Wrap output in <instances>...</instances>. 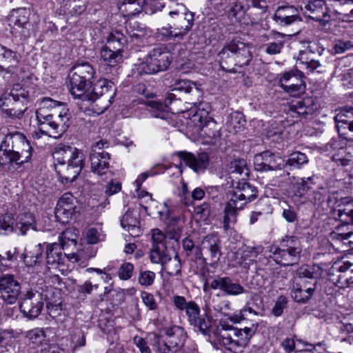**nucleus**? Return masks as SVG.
Returning <instances> with one entry per match:
<instances>
[{
  "instance_id": "f257e3e1",
  "label": "nucleus",
  "mask_w": 353,
  "mask_h": 353,
  "mask_svg": "<svg viewBox=\"0 0 353 353\" xmlns=\"http://www.w3.org/2000/svg\"><path fill=\"white\" fill-rule=\"evenodd\" d=\"M293 179L290 185L289 193L297 206L307 203L320 206L325 201H331L327 187L317 185L318 176L312 175Z\"/></svg>"
},
{
  "instance_id": "f03ea898",
  "label": "nucleus",
  "mask_w": 353,
  "mask_h": 353,
  "mask_svg": "<svg viewBox=\"0 0 353 353\" xmlns=\"http://www.w3.org/2000/svg\"><path fill=\"white\" fill-rule=\"evenodd\" d=\"M270 255L268 258H260L256 263V272L266 271L267 268H263L270 263V259L276 264L283 266H290L298 263L301 259L303 250L301 241L298 236L294 235H285L279 241V244L272 245L268 248Z\"/></svg>"
},
{
  "instance_id": "7ed1b4c3",
  "label": "nucleus",
  "mask_w": 353,
  "mask_h": 353,
  "mask_svg": "<svg viewBox=\"0 0 353 353\" xmlns=\"http://www.w3.org/2000/svg\"><path fill=\"white\" fill-rule=\"evenodd\" d=\"M34 150L26 136L18 131L7 134L0 144V165L15 163L22 165L30 161Z\"/></svg>"
},
{
  "instance_id": "20e7f679",
  "label": "nucleus",
  "mask_w": 353,
  "mask_h": 353,
  "mask_svg": "<svg viewBox=\"0 0 353 353\" xmlns=\"http://www.w3.org/2000/svg\"><path fill=\"white\" fill-rule=\"evenodd\" d=\"M54 158L59 165L57 170L59 181L64 185L77 179L85 162V156L82 150L69 145L59 148Z\"/></svg>"
},
{
  "instance_id": "39448f33",
  "label": "nucleus",
  "mask_w": 353,
  "mask_h": 353,
  "mask_svg": "<svg viewBox=\"0 0 353 353\" xmlns=\"http://www.w3.org/2000/svg\"><path fill=\"white\" fill-rule=\"evenodd\" d=\"M251 46L240 37H235L225 43L219 53L221 68L229 73H236L234 66L243 67L252 59Z\"/></svg>"
},
{
  "instance_id": "423d86ee",
  "label": "nucleus",
  "mask_w": 353,
  "mask_h": 353,
  "mask_svg": "<svg viewBox=\"0 0 353 353\" xmlns=\"http://www.w3.org/2000/svg\"><path fill=\"white\" fill-rule=\"evenodd\" d=\"M297 279L290 292L292 298L299 303H306L316 289V279L323 276L319 265H302L296 271Z\"/></svg>"
},
{
  "instance_id": "0eeeda50",
  "label": "nucleus",
  "mask_w": 353,
  "mask_h": 353,
  "mask_svg": "<svg viewBox=\"0 0 353 353\" xmlns=\"http://www.w3.org/2000/svg\"><path fill=\"white\" fill-rule=\"evenodd\" d=\"M95 74V69L88 62L77 63L72 67L68 87L74 98L81 99L85 96L93 85Z\"/></svg>"
},
{
  "instance_id": "6e6552de",
  "label": "nucleus",
  "mask_w": 353,
  "mask_h": 353,
  "mask_svg": "<svg viewBox=\"0 0 353 353\" xmlns=\"http://www.w3.org/2000/svg\"><path fill=\"white\" fill-rule=\"evenodd\" d=\"M172 60V55L165 48L156 47L150 51L144 61L135 65L138 74H152L166 70Z\"/></svg>"
},
{
  "instance_id": "1a4fd4ad",
  "label": "nucleus",
  "mask_w": 353,
  "mask_h": 353,
  "mask_svg": "<svg viewBox=\"0 0 353 353\" xmlns=\"http://www.w3.org/2000/svg\"><path fill=\"white\" fill-rule=\"evenodd\" d=\"M165 334V339H162L161 336L154 333L148 336L159 353L176 352L183 345L187 337L184 329L178 325L167 328Z\"/></svg>"
},
{
  "instance_id": "9d476101",
  "label": "nucleus",
  "mask_w": 353,
  "mask_h": 353,
  "mask_svg": "<svg viewBox=\"0 0 353 353\" xmlns=\"http://www.w3.org/2000/svg\"><path fill=\"white\" fill-rule=\"evenodd\" d=\"M48 294L45 290L39 292L32 290L27 292L21 299L19 304L20 311L23 316L29 319H33L41 314L44 304L48 307L47 301Z\"/></svg>"
},
{
  "instance_id": "9b49d317",
  "label": "nucleus",
  "mask_w": 353,
  "mask_h": 353,
  "mask_svg": "<svg viewBox=\"0 0 353 353\" xmlns=\"http://www.w3.org/2000/svg\"><path fill=\"white\" fill-rule=\"evenodd\" d=\"M37 125L42 134L59 139L69 126V117L66 110L61 111L37 121Z\"/></svg>"
},
{
  "instance_id": "f8f14e48",
  "label": "nucleus",
  "mask_w": 353,
  "mask_h": 353,
  "mask_svg": "<svg viewBox=\"0 0 353 353\" xmlns=\"http://www.w3.org/2000/svg\"><path fill=\"white\" fill-rule=\"evenodd\" d=\"M66 232H63L61 236H59L60 243H48L46 246V263L48 269H58L63 267L65 261L67 258V254L63 253V250L67 244L70 243L72 245L76 244V241L74 239H69L65 242L64 239L66 238Z\"/></svg>"
},
{
  "instance_id": "ddd939ff",
  "label": "nucleus",
  "mask_w": 353,
  "mask_h": 353,
  "mask_svg": "<svg viewBox=\"0 0 353 353\" xmlns=\"http://www.w3.org/2000/svg\"><path fill=\"white\" fill-rule=\"evenodd\" d=\"M301 8L310 19L323 25L331 20L333 14L324 0H302Z\"/></svg>"
},
{
  "instance_id": "4468645a",
  "label": "nucleus",
  "mask_w": 353,
  "mask_h": 353,
  "mask_svg": "<svg viewBox=\"0 0 353 353\" xmlns=\"http://www.w3.org/2000/svg\"><path fill=\"white\" fill-rule=\"evenodd\" d=\"M303 77L301 71L297 69L291 70L281 74L279 84L286 93L292 97L298 96L303 93L305 89Z\"/></svg>"
},
{
  "instance_id": "2eb2a0df",
  "label": "nucleus",
  "mask_w": 353,
  "mask_h": 353,
  "mask_svg": "<svg viewBox=\"0 0 353 353\" xmlns=\"http://www.w3.org/2000/svg\"><path fill=\"white\" fill-rule=\"evenodd\" d=\"M185 311L189 324L198 329L203 335L211 337L212 316L208 314L201 315L199 306L193 301H189Z\"/></svg>"
},
{
  "instance_id": "dca6fc26",
  "label": "nucleus",
  "mask_w": 353,
  "mask_h": 353,
  "mask_svg": "<svg viewBox=\"0 0 353 353\" xmlns=\"http://www.w3.org/2000/svg\"><path fill=\"white\" fill-rule=\"evenodd\" d=\"M26 102L23 99L17 100L8 94H2L0 97V110L5 118L12 121L21 120L28 109Z\"/></svg>"
},
{
  "instance_id": "f3484780",
  "label": "nucleus",
  "mask_w": 353,
  "mask_h": 353,
  "mask_svg": "<svg viewBox=\"0 0 353 353\" xmlns=\"http://www.w3.org/2000/svg\"><path fill=\"white\" fill-rule=\"evenodd\" d=\"M172 28L175 30V37L178 40L183 39L184 37L192 30L194 22V14L190 11H170Z\"/></svg>"
},
{
  "instance_id": "a211bd4d",
  "label": "nucleus",
  "mask_w": 353,
  "mask_h": 353,
  "mask_svg": "<svg viewBox=\"0 0 353 353\" xmlns=\"http://www.w3.org/2000/svg\"><path fill=\"white\" fill-rule=\"evenodd\" d=\"M77 203V199L70 192L64 193L59 199L54 209L57 221L63 224L68 223L78 212Z\"/></svg>"
},
{
  "instance_id": "6ab92c4d",
  "label": "nucleus",
  "mask_w": 353,
  "mask_h": 353,
  "mask_svg": "<svg viewBox=\"0 0 353 353\" xmlns=\"http://www.w3.org/2000/svg\"><path fill=\"white\" fill-rule=\"evenodd\" d=\"M21 287L13 274H5L0 276V296L8 304L14 303Z\"/></svg>"
},
{
  "instance_id": "aec40b11",
  "label": "nucleus",
  "mask_w": 353,
  "mask_h": 353,
  "mask_svg": "<svg viewBox=\"0 0 353 353\" xmlns=\"http://www.w3.org/2000/svg\"><path fill=\"white\" fill-rule=\"evenodd\" d=\"M19 61L17 52L0 45V76L6 79L16 75Z\"/></svg>"
},
{
  "instance_id": "412c9836",
  "label": "nucleus",
  "mask_w": 353,
  "mask_h": 353,
  "mask_svg": "<svg viewBox=\"0 0 353 353\" xmlns=\"http://www.w3.org/2000/svg\"><path fill=\"white\" fill-rule=\"evenodd\" d=\"M254 166L259 172L281 170L285 166V160L279 154L264 151L254 157Z\"/></svg>"
},
{
  "instance_id": "4be33fe9",
  "label": "nucleus",
  "mask_w": 353,
  "mask_h": 353,
  "mask_svg": "<svg viewBox=\"0 0 353 353\" xmlns=\"http://www.w3.org/2000/svg\"><path fill=\"white\" fill-rule=\"evenodd\" d=\"M257 196L256 188L250 183L242 180L237 182L230 201L236 203V206L242 205L243 210L247 203L254 200Z\"/></svg>"
},
{
  "instance_id": "5701e85b",
  "label": "nucleus",
  "mask_w": 353,
  "mask_h": 353,
  "mask_svg": "<svg viewBox=\"0 0 353 353\" xmlns=\"http://www.w3.org/2000/svg\"><path fill=\"white\" fill-rule=\"evenodd\" d=\"M338 132L347 139L353 140V108H343L335 117Z\"/></svg>"
},
{
  "instance_id": "b1692460",
  "label": "nucleus",
  "mask_w": 353,
  "mask_h": 353,
  "mask_svg": "<svg viewBox=\"0 0 353 353\" xmlns=\"http://www.w3.org/2000/svg\"><path fill=\"white\" fill-rule=\"evenodd\" d=\"M221 241L214 234L207 235L202 241L201 249L209 261V265L216 268L221 256Z\"/></svg>"
},
{
  "instance_id": "393cba45",
  "label": "nucleus",
  "mask_w": 353,
  "mask_h": 353,
  "mask_svg": "<svg viewBox=\"0 0 353 353\" xmlns=\"http://www.w3.org/2000/svg\"><path fill=\"white\" fill-rule=\"evenodd\" d=\"M334 215L344 224L353 227V203L350 197H341L335 202Z\"/></svg>"
},
{
  "instance_id": "a878e982",
  "label": "nucleus",
  "mask_w": 353,
  "mask_h": 353,
  "mask_svg": "<svg viewBox=\"0 0 353 353\" xmlns=\"http://www.w3.org/2000/svg\"><path fill=\"white\" fill-rule=\"evenodd\" d=\"M176 154L196 173L204 172L209 165V157L205 152H201L195 155L189 152L180 151Z\"/></svg>"
},
{
  "instance_id": "bb28decb",
  "label": "nucleus",
  "mask_w": 353,
  "mask_h": 353,
  "mask_svg": "<svg viewBox=\"0 0 353 353\" xmlns=\"http://www.w3.org/2000/svg\"><path fill=\"white\" fill-rule=\"evenodd\" d=\"M336 279H330L334 283L340 285H347L353 283V263L348 261L343 263H334L327 273L330 276H334Z\"/></svg>"
},
{
  "instance_id": "cd10ccee",
  "label": "nucleus",
  "mask_w": 353,
  "mask_h": 353,
  "mask_svg": "<svg viewBox=\"0 0 353 353\" xmlns=\"http://www.w3.org/2000/svg\"><path fill=\"white\" fill-rule=\"evenodd\" d=\"M221 330L219 327L213 330L211 326V337L209 339H213L215 342L224 346L228 350L236 352L237 350L236 339H233L232 334L228 332L230 331L231 325L221 323Z\"/></svg>"
},
{
  "instance_id": "c85d7f7f",
  "label": "nucleus",
  "mask_w": 353,
  "mask_h": 353,
  "mask_svg": "<svg viewBox=\"0 0 353 353\" xmlns=\"http://www.w3.org/2000/svg\"><path fill=\"white\" fill-rule=\"evenodd\" d=\"M210 286L213 290H220L230 296H238L245 292L243 286L233 282L229 276H218L210 282Z\"/></svg>"
},
{
  "instance_id": "c756f323",
  "label": "nucleus",
  "mask_w": 353,
  "mask_h": 353,
  "mask_svg": "<svg viewBox=\"0 0 353 353\" xmlns=\"http://www.w3.org/2000/svg\"><path fill=\"white\" fill-rule=\"evenodd\" d=\"M319 105L315 98L306 97L303 99L292 101L289 104V110L299 116L305 117L315 112Z\"/></svg>"
},
{
  "instance_id": "7c9ffc66",
  "label": "nucleus",
  "mask_w": 353,
  "mask_h": 353,
  "mask_svg": "<svg viewBox=\"0 0 353 353\" xmlns=\"http://www.w3.org/2000/svg\"><path fill=\"white\" fill-rule=\"evenodd\" d=\"M272 19L276 23L281 26H288L296 21H301L299 10L292 6L278 7Z\"/></svg>"
},
{
  "instance_id": "2f4dec72",
  "label": "nucleus",
  "mask_w": 353,
  "mask_h": 353,
  "mask_svg": "<svg viewBox=\"0 0 353 353\" xmlns=\"http://www.w3.org/2000/svg\"><path fill=\"white\" fill-rule=\"evenodd\" d=\"M177 99L174 93H168L163 102L160 101H148L145 104L151 108V115L155 118L165 119L167 117L168 109L170 105L176 102Z\"/></svg>"
},
{
  "instance_id": "473e14b6",
  "label": "nucleus",
  "mask_w": 353,
  "mask_h": 353,
  "mask_svg": "<svg viewBox=\"0 0 353 353\" xmlns=\"http://www.w3.org/2000/svg\"><path fill=\"white\" fill-rule=\"evenodd\" d=\"M230 331L233 332L236 338V344L237 349L239 347L246 346L250 342V339L254 336L257 330L258 325L252 323L250 326H245L243 328H236L231 325Z\"/></svg>"
},
{
  "instance_id": "72a5a7b5",
  "label": "nucleus",
  "mask_w": 353,
  "mask_h": 353,
  "mask_svg": "<svg viewBox=\"0 0 353 353\" xmlns=\"http://www.w3.org/2000/svg\"><path fill=\"white\" fill-rule=\"evenodd\" d=\"M330 239L332 241L340 242L344 249L353 250V229L344 226H339L336 230L330 234Z\"/></svg>"
},
{
  "instance_id": "f704fd0d",
  "label": "nucleus",
  "mask_w": 353,
  "mask_h": 353,
  "mask_svg": "<svg viewBox=\"0 0 353 353\" xmlns=\"http://www.w3.org/2000/svg\"><path fill=\"white\" fill-rule=\"evenodd\" d=\"M93 89L90 94L94 97H101L114 99L116 94V88L114 83L107 79H100L97 83H93Z\"/></svg>"
},
{
  "instance_id": "c9c22d12",
  "label": "nucleus",
  "mask_w": 353,
  "mask_h": 353,
  "mask_svg": "<svg viewBox=\"0 0 353 353\" xmlns=\"http://www.w3.org/2000/svg\"><path fill=\"white\" fill-rule=\"evenodd\" d=\"M121 50H117L114 48H110L104 46L101 50V59L107 67H109L110 70L112 69L116 70L117 65L122 62L123 55ZM112 72V71H110Z\"/></svg>"
},
{
  "instance_id": "e433bc0d",
  "label": "nucleus",
  "mask_w": 353,
  "mask_h": 353,
  "mask_svg": "<svg viewBox=\"0 0 353 353\" xmlns=\"http://www.w3.org/2000/svg\"><path fill=\"white\" fill-rule=\"evenodd\" d=\"M208 112L204 110H199L191 117L186 119V127L192 134H199L205 124Z\"/></svg>"
},
{
  "instance_id": "4c0bfd02",
  "label": "nucleus",
  "mask_w": 353,
  "mask_h": 353,
  "mask_svg": "<svg viewBox=\"0 0 353 353\" xmlns=\"http://www.w3.org/2000/svg\"><path fill=\"white\" fill-rule=\"evenodd\" d=\"M46 243H39L26 253L22 254L24 263L27 266L33 267L40 264L43 260V252H46Z\"/></svg>"
},
{
  "instance_id": "58836bf2",
  "label": "nucleus",
  "mask_w": 353,
  "mask_h": 353,
  "mask_svg": "<svg viewBox=\"0 0 353 353\" xmlns=\"http://www.w3.org/2000/svg\"><path fill=\"white\" fill-rule=\"evenodd\" d=\"M146 0H119L118 8L123 16L129 17L140 13Z\"/></svg>"
},
{
  "instance_id": "ea45409f",
  "label": "nucleus",
  "mask_w": 353,
  "mask_h": 353,
  "mask_svg": "<svg viewBox=\"0 0 353 353\" xmlns=\"http://www.w3.org/2000/svg\"><path fill=\"white\" fill-rule=\"evenodd\" d=\"M250 9L249 14H252V10L256 11L254 16L250 17L251 26L256 25L261 20L262 16L268 12V4L266 0H246Z\"/></svg>"
},
{
  "instance_id": "a19ab883",
  "label": "nucleus",
  "mask_w": 353,
  "mask_h": 353,
  "mask_svg": "<svg viewBox=\"0 0 353 353\" xmlns=\"http://www.w3.org/2000/svg\"><path fill=\"white\" fill-rule=\"evenodd\" d=\"M81 99L84 101L86 100L90 101L92 111L97 114L104 112V111L110 106L114 101V99L112 98L94 97L93 94L87 93L85 96L81 97Z\"/></svg>"
},
{
  "instance_id": "79ce46f5",
  "label": "nucleus",
  "mask_w": 353,
  "mask_h": 353,
  "mask_svg": "<svg viewBox=\"0 0 353 353\" xmlns=\"http://www.w3.org/2000/svg\"><path fill=\"white\" fill-rule=\"evenodd\" d=\"M242 210V205L236 204L230 200L225 203L223 210V228L225 231L230 229V224L236 221L237 212Z\"/></svg>"
},
{
  "instance_id": "37998d69",
  "label": "nucleus",
  "mask_w": 353,
  "mask_h": 353,
  "mask_svg": "<svg viewBox=\"0 0 353 353\" xmlns=\"http://www.w3.org/2000/svg\"><path fill=\"white\" fill-rule=\"evenodd\" d=\"M202 131L199 134L201 136L208 138L209 142L212 143L218 141L221 137V128L217 123L210 117L207 118Z\"/></svg>"
},
{
  "instance_id": "c03bdc74",
  "label": "nucleus",
  "mask_w": 353,
  "mask_h": 353,
  "mask_svg": "<svg viewBox=\"0 0 353 353\" xmlns=\"http://www.w3.org/2000/svg\"><path fill=\"white\" fill-rule=\"evenodd\" d=\"M36 221L33 214L25 212L18 216V221L15 223V232L17 230L21 235L26 234L27 231L32 229L36 230Z\"/></svg>"
},
{
  "instance_id": "a18cd8bd",
  "label": "nucleus",
  "mask_w": 353,
  "mask_h": 353,
  "mask_svg": "<svg viewBox=\"0 0 353 353\" xmlns=\"http://www.w3.org/2000/svg\"><path fill=\"white\" fill-rule=\"evenodd\" d=\"M105 156L90 157L91 162V170L92 172L103 175L107 173L110 167L109 161L110 159V154H105Z\"/></svg>"
},
{
  "instance_id": "49530a36",
  "label": "nucleus",
  "mask_w": 353,
  "mask_h": 353,
  "mask_svg": "<svg viewBox=\"0 0 353 353\" xmlns=\"http://www.w3.org/2000/svg\"><path fill=\"white\" fill-rule=\"evenodd\" d=\"M172 91L183 92L184 93L190 94L197 98L201 96L202 92L201 90L196 86L194 82L187 79L176 81L172 85Z\"/></svg>"
},
{
  "instance_id": "de8ad7c7",
  "label": "nucleus",
  "mask_w": 353,
  "mask_h": 353,
  "mask_svg": "<svg viewBox=\"0 0 353 353\" xmlns=\"http://www.w3.org/2000/svg\"><path fill=\"white\" fill-rule=\"evenodd\" d=\"M170 255L166 245L164 244L152 245L150 252L151 262L161 265L165 263L166 260H169Z\"/></svg>"
},
{
  "instance_id": "09e8293b",
  "label": "nucleus",
  "mask_w": 353,
  "mask_h": 353,
  "mask_svg": "<svg viewBox=\"0 0 353 353\" xmlns=\"http://www.w3.org/2000/svg\"><path fill=\"white\" fill-rule=\"evenodd\" d=\"M126 43L127 39L125 35L118 30H114L110 32L108 37L107 43L105 46L123 51Z\"/></svg>"
},
{
  "instance_id": "8fccbe9b",
  "label": "nucleus",
  "mask_w": 353,
  "mask_h": 353,
  "mask_svg": "<svg viewBox=\"0 0 353 353\" xmlns=\"http://www.w3.org/2000/svg\"><path fill=\"white\" fill-rule=\"evenodd\" d=\"M263 248L261 245L254 247H246L242 252L241 257V265L245 268H249V265L254 262L259 254L263 252Z\"/></svg>"
},
{
  "instance_id": "3c124183",
  "label": "nucleus",
  "mask_w": 353,
  "mask_h": 353,
  "mask_svg": "<svg viewBox=\"0 0 353 353\" xmlns=\"http://www.w3.org/2000/svg\"><path fill=\"white\" fill-rule=\"evenodd\" d=\"M245 119L243 113L234 112L230 114L227 125L230 131L235 133L242 131L245 125Z\"/></svg>"
},
{
  "instance_id": "603ef678",
  "label": "nucleus",
  "mask_w": 353,
  "mask_h": 353,
  "mask_svg": "<svg viewBox=\"0 0 353 353\" xmlns=\"http://www.w3.org/2000/svg\"><path fill=\"white\" fill-rule=\"evenodd\" d=\"M162 270L166 272L170 276H176L181 274V263L179 256L175 254L174 257L170 256L169 260L161 265Z\"/></svg>"
},
{
  "instance_id": "864d4df0",
  "label": "nucleus",
  "mask_w": 353,
  "mask_h": 353,
  "mask_svg": "<svg viewBox=\"0 0 353 353\" xmlns=\"http://www.w3.org/2000/svg\"><path fill=\"white\" fill-rule=\"evenodd\" d=\"M229 172L231 174H237L242 176V180H244L249 175V169L246 161L243 159L232 161L229 165Z\"/></svg>"
},
{
  "instance_id": "5fc2aeb1",
  "label": "nucleus",
  "mask_w": 353,
  "mask_h": 353,
  "mask_svg": "<svg viewBox=\"0 0 353 353\" xmlns=\"http://www.w3.org/2000/svg\"><path fill=\"white\" fill-rule=\"evenodd\" d=\"M308 159L305 153L296 151L291 153L288 159L285 161V166H290L292 168L300 169L302 165L307 163Z\"/></svg>"
},
{
  "instance_id": "6e6d98bb",
  "label": "nucleus",
  "mask_w": 353,
  "mask_h": 353,
  "mask_svg": "<svg viewBox=\"0 0 353 353\" xmlns=\"http://www.w3.org/2000/svg\"><path fill=\"white\" fill-rule=\"evenodd\" d=\"M243 6L239 3H234L228 10V17L234 19L235 21L241 24L250 25V20L246 21Z\"/></svg>"
},
{
  "instance_id": "4d7b16f0",
  "label": "nucleus",
  "mask_w": 353,
  "mask_h": 353,
  "mask_svg": "<svg viewBox=\"0 0 353 353\" xmlns=\"http://www.w3.org/2000/svg\"><path fill=\"white\" fill-rule=\"evenodd\" d=\"M121 225L123 228L127 229L128 231H133L136 233V231H139L137 225L139 223V221L136 217L133 215V212L128 210L123 215L122 218L120 220Z\"/></svg>"
},
{
  "instance_id": "13d9d810",
  "label": "nucleus",
  "mask_w": 353,
  "mask_h": 353,
  "mask_svg": "<svg viewBox=\"0 0 353 353\" xmlns=\"http://www.w3.org/2000/svg\"><path fill=\"white\" fill-rule=\"evenodd\" d=\"M3 94H8L15 99H23L24 102H28L29 92L20 83L14 84L9 91L7 90Z\"/></svg>"
},
{
  "instance_id": "bf43d9fd",
  "label": "nucleus",
  "mask_w": 353,
  "mask_h": 353,
  "mask_svg": "<svg viewBox=\"0 0 353 353\" xmlns=\"http://www.w3.org/2000/svg\"><path fill=\"white\" fill-rule=\"evenodd\" d=\"M28 14L26 8H19L13 11L10 17V21L18 27H23L28 22Z\"/></svg>"
},
{
  "instance_id": "052dcab7",
  "label": "nucleus",
  "mask_w": 353,
  "mask_h": 353,
  "mask_svg": "<svg viewBox=\"0 0 353 353\" xmlns=\"http://www.w3.org/2000/svg\"><path fill=\"white\" fill-rule=\"evenodd\" d=\"M14 218L12 214H6L0 218V234H8L14 230Z\"/></svg>"
},
{
  "instance_id": "680f3d73",
  "label": "nucleus",
  "mask_w": 353,
  "mask_h": 353,
  "mask_svg": "<svg viewBox=\"0 0 353 353\" xmlns=\"http://www.w3.org/2000/svg\"><path fill=\"white\" fill-rule=\"evenodd\" d=\"M26 336L29 342L35 346L41 345L46 339V334L43 330L39 327L27 332Z\"/></svg>"
},
{
  "instance_id": "e2e57ef3",
  "label": "nucleus",
  "mask_w": 353,
  "mask_h": 353,
  "mask_svg": "<svg viewBox=\"0 0 353 353\" xmlns=\"http://www.w3.org/2000/svg\"><path fill=\"white\" fill-rule=\"evenodd\" d=\"M175 30L172 28V24L169 27H162L158 28L155 32L156 38L161 41H168L172 39H177L175 37Z\"/></svg>"
},
{
  "instance_id": "0e129e2a",
  "label": "nucleus",
  "mask_w": 353,
  "mask_h": 353,
  "mask_svg": "<svg viewBox=\"0 0 353 353\" xmlns=\"http://www.w3.org/2000/svg\"><path fill=\"white\" fill-rule=\"evenodd\" d=\"M71 346L75 350L85 345V334L80 329H74L70 335Z\"/></svg>"
},
{
  "instance_id": "69168bd1",
  "label": "nucleus",
  "mask_w": 353,
  "mask_h": 353,
  "mask_svg": "<svg viewBox=\"0 0 353 353\" xmlns=\"http://www.w3.org/2000/svg\"><path fill=\"white\" fill-rule=\"evenodd\" d=\"M205 194V188L203 189L200 187H197L192 190L191 193V199H189L187 196H184V198L182 197L181 202L185 206H190L193 205L194 201H201L202 199H203Z\"/></svg>"
},
{
  "instance_id": "338daca9",
  "label": "nucleus",
  "mask_w": 353,
  "mask_h": 353,
  "mask_svg": "<svg viewBox=\"0 0 353 353\" xmlns=\"http://www.w3.org/2000/svg\"><path fill=\"white\" fill-rule=\"evenodd\" d=\"M110 147V143L107 141L100 140L94 143L91 148L90 157L105 156V154H109L105 150Z\"/></svg>"
},
{
  "instance_id": "774afa93",
  "label": "nucleus",
  "mask_w": 353,
  "mask_h": 353,
  "mask_svg": "<svg viewBox=\"0 0 353 353\" xmlns=\"http://www.w3.org/2000/svg\"><path fill=\"white\" fill-rule=\"evenodd\" d=\"M307 53V50L301 51L299 59L303 64L305 65L307 69L310 72H313L321 66V63L319 61L306 57Z\"/></svg>"
}]
</instances>
